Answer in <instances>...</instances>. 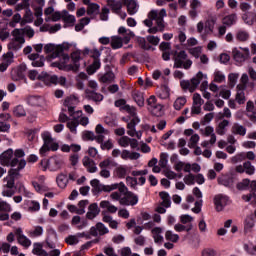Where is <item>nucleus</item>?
<instances>
[{
	"mask_svg": "<svg viewBox=\"0 0 256 256\" xmlns=\"http://www.w3.org/2000/svg\"><path fill=\"white\" fill-rule=\"evenodd\" d=\"M69 49H71V44L67 42L58 45L53 43L46 44L44 46V53L48 55L46 57L47 61L61 57L59 61L52 62L50 67H56L60 71H73L77 73L79 67H81L79 63L81 61V50L72 52L70 57L69 54L65 53V51H69ZM70 59H72L73 64H68Z\"/></svg>",
	"mask_w": 256,
	"mask_h": 256,
	"instance_id": "1",
	"label": "nucleus"
},
{
	"mask_svg": "<svg viewBox=\"0 0 256 256\" xmlns=\"http://www.w3.org/2000/svg\"><path fill=\"white\" fill-rule=\"evenodd\" d=\"M90 185L92 187V193L93 195H99V193H111V191H115V189H118L122 195H125L126 193H129V189L127 186H125V183L121 182L119 184H112L110 185H103L99 181V179H93L90 181Z\"/></svg>",
	"mask_w": 256,
	"mask_h": 256,
	"instance_id": "2",
	"label": "nucleus"
},
{
	"mask_svg": "<svg viewBox=\"0 0 256 256\" xmlns=\"http://www.w3.org/2000/svg\"><path fill=\"white\" fill-rule=\"evenodd\" d=\"M41 137L44 144L40 148L39 153L42 157H45L46 153H49V151L59 150V144L57 142H53V136H51V132L44 131L42 132Z\"/></svg>",
	"mask_w": 256,
	"mask_h": 256,
	"instance_id": "3",
	"label": "nucleus"
},
{
	"mask_svg": "<svg viewBox=\"0 0 256 256\" xmlns=\"http://www.w3.org/2000/svg\"><path fill=\"white\" fill-rule=\"evenodd\" d=\"M17 165L18 167L11 168L8 171V176L4 178V181H7V184H6L7 189H15V179H17L18 177H21V173H19V171L25 169L27 165V161H25V159H22L20 161L18 160Z\"/></svg>",
	"mask_w": 256,
	"mask_h": 256,
	"instance_id": "4",
	"label": "nucleus"
},
{
	"mask_svg": "<svg viewBox=\"0 0 256 256\" xmlns=\"http://www.w3.org/2000/svg\"><path fill=\"white\" fill-rule=\"evenodd\" d=\"M38 78L42 79L45 85H61L62 87H65L67 83V78H65V76L58 77L57 75H50L47 72L42 73Z\"/></svg>",
	"mask_w": 256,
	"mask_h": 256,
	"instance_id": "5",
	"label": "nucleus"
},
{
	"mask_svg": "<svg viewBox=\"0 0 256 256\" xmlns=\"http://www.w3.org/2000/svg\"><path fill=\"white\" fill-rule=\"evenodd\" d=\"M14 152L13 149L9 148L0 155V165L4 167H17L19 159L13 158Z\"/></svg>",
	"mask_w": 256,
	"mask_h": 256,
	"instance_id": "6",
	"label": "nucleus"
},
{
	"mask_svg": "<svg viewBox=\"0 0 256 256\" xmlns=\"http://www.w3.org/2000/svg\"><path fill=\"white\" fill-rule=\"evenodd\" d=\"M240 49L243 52H241L237 48H233L232 49V55H233L234 61L241 65V63H245V61L251 59V52H249V48H242V47H240Z\"/></svg>",
	"mask_w": 256,
	"mask_h": 256,
	"instance_id": "7",
	"label": "nucleus"
},
{
	"mask_svg": "<svg viewBox=\"0 0 256 256\" xmlns=\"http://www.w3.org/2000/svg\"><path fill=\"white\" fill-rule=\"evenodd\" d=\"M139 203V196L133 192H126L122 199H120V205H124L125 207H135Z\"/></svg>",
	"mask_w": 256,
	"mask_h": 256,
	"instance_id": "8",
	"label": "nucleus"
},
{
	"mask_svg": "<svg viewBox=\"0 0 256 256\" xmlns=\"http://www.w3.org/2000/svg\"><path fill=\"white\" fill-rule=\"evenodd\" d=\"M171 55H174L173 61H174V67L176 69H183V61H187V52L185 50H182L178 52L177 50H174L171 52Z\"/></svg>",
	"mask_w": 256,
	"mask_h": 256,
	"instance_id": "9",
	"label": "nucleus"
},
{
	"mask_svg": "<svg viewBox=\"0 0 256 256\" xmlns=\"http://www.w3.org/2000/svg\"><path fill=\"white\" fill-rule=\"evenodd\" d=\"M109 233V228L103 224V222H97L95 226L90 228V235L92 237H103V235H107Z\"/></svg>",
	"mask_w": 256,
	"mask_h": 256,
	"instance_id": "10",
	"label": "nucleus"
},
{
	"mask_svg": "<svg viewBox=\"0 0 256 256\" xmlns=\"http://www.w3.org/2000/svg\"><path fill=\"white\" fill-rule=\"evenodd\" d=\"M227 203H229V197L223 194H218L214 197V205L218 212L223 211L227 207Z\"/></svg>",
	"mask_w": 256,
	"mask_h": 256,
	"instance_id": "11",
	"label": "nucleus"
},
{
	"mask_svg": "<svg viewBox=\"0 0 256 256\" xmlns=\"http://www.w3.org/2000/svg\"><path fill=\"white\" fill-rule=\"evenodd\" d=\"M218 185H223V187L233 191L235 189V178L229 175L221 176L218 178Z\"/></svg>",
	"mask_w": 256,
	"mask_h": 256,
	"instance_id": "12",
	"label": "nucleus"
},
{
	"mask_svg": "<svg viewBox=\"0 0 256 256\" xmlns=\"http://www.w3.org/2000/svg\"><path fill=\"white\" fill-rule=\"evenodd\" d=\"M82 165L87 169L88 173H97V166L95 164V160L89 158V156L83 157Z\"/></svg>",
	"mask_w": 256,
	"mask_h": 256,
	"instance_id": "13",
	"label": "nucleus"
},
{
	"mask_svg": "<svg viewBox=\"0 0 256 256\" xmlns=\"http://www.w3.org/2000/svg\"><path fill=\"white\" fill-rule=\"evenodd\" d=\"M105 71V74L99 77V81L100 83H111V81L115 79V74L113 73V70H111V66L106 65Z\"/></svg>",
	"mask_w": 256,
	"mask_h": 256,
	"instance_id": "14",
	"label": "nucleus"
},
{
	"mask_svg": "<svg viewBox=\"0 0 256 256\" xmlns=\"http://www.w3.org/2000/svg\"><path fill=\"white\" fill-rule=\"evenodd\" d=\"M51 171H59L61 167L64 165L63 157L61 156H54L49 159Z\"/></svg>",
	"mask_w": 256,
	"mask_h": 256,
	"instance_id": "15",
	"label": "nucleus"
},
{
	"mask_svg": "<svg viewBox=\"0 0 256 256\" xmlns=\"http://www.w3.org/2000/svg\"><path fill=\"white\" fill-rule=\"evenodd\" d=\"M25 71H27V66H20L17 71L12 74L13 81H24V83H27Z\"/></svg>",
	"mask_w": 256,
	"mask_h": 256,
	"instance_id": "16",
	"label": "nucleus"
},
{
	"mask_svg": "<svg viewBox=\"0 0 256 256\" xmlns=\"http://www.w3.org/2000/svg\"><path fill=\"white\" fill-rule=\"evenodd\" d=\"M101 213V209H99V205L97 203H92L88 207V212L86 213V218H88L90 221H93L97 215Z\"/></svg>",
	"mask_w": 256,
	"mask_h": 256,
	"instance_id": "17",
	"label": "nucleus"
},
{
	"mask_svg": "<svg viewBox=\"0 0 256 256\" xmlns=\"http://www.w3.org/2000/svg\"><path fill=\"white\" fill-rule=\"evenodd\" d=\"M3 62L0 64V72L5 73V70L9 68V65L13 63V52H8L3 55Z\"/></svg>",
	"mask_w": 256,
	"mask_h": 256,
	"instance_id": "18",
	"label": "nucleus"
},
{
	"mask_svg": "<svg viewBox=\"0 0 256 256\" xmlns=\"http://www.w3.org/2000/svg\"><path fill=\"white\" fill-rule=\"evenodd\" d=\"M131 169H133L131 166H119L116 168V175L119 177V179H125V177L131 173Z\"/></svg>",
	"mask_w": 256,
	"mask_h": 256,
	"instance_id": "19",
	"label": "nucleus"
},
{
	"mask_svg": "<svg viewBox=\"0 0 256 256\" xmlns=\"http://www.w3.org/2000/svg\"><path fill=\"white\" fill-rule=\"evenodd\" d=\"M231 133H233V135H240L241 137H245V135H247V128L239 123H234L231 128Z\"/></svg>",
	"mask_w": 256,
	"mask_h": 256,
	"instance_id": "20",
	"label": "nucleus"
},
{
	"mask_svg": "<svg viewBox=\"0 0 256 256\" xmlns=\"http://www.w3.org/2000/svg\"><path fill=\"white\" fill-rule=\"evenodd\" d=\"M107 6L110 7L112 13L119 15L121 9H123V1L110 0V2H107Z\"/></svg>",
	"mask_w": 256,
	"mask_h": 256,
	"instance_id": "21",
	"label": "nucleus"
},
{
	"mask_svg": "<svg viewBox=\"0 0 256 256\" xmlns=\"http://www.w3.org/2000/svg\"><path fill=\"white\" fill-rule=\"evenodd\" d=\"M132 98L134 99L135 103H137L138 107L145 106V98L143 97V92L134 90L132 92Z\"/></svg>",
	"mask_w": 256,
	"mask_h": 256,
	"instance_id": "22",
	"label": "nucleus"
},
{
	"mask_svg": "<svg viewBox=\"0 0 256 256\" xmlns=\"http://www.w3.org/2000/svg\"><path fill=\"white\" fill-rule=\"evenodd\" d=\"M122 3L127 7V11L130 15L137 13V2L135 0H122Z\"/></svg>",
	"mask_w": 256,
	"mask_h": 256,
	"instance_id": "23",
	"label": "nucleus"
},
{
	"mask_svg": "<svg viewBox=\"0 0 256 256\" xmlns=\"http://www.w3.org/2000/svg\"><path fill=\"white\" fill-rule=\"evenodd\" d=\"M203 81V72L199 71L195 77L191 79L190 85H191V93L199 87V84Z\"/></svg>",
	"mask_w": 256,
	"mask_h": 256,
	"instance_id": "24",
	"label": "nucleus"
},
{
	"mask_svg": "<svg viewBox=\"0 0 256 256\" xmlns=\"http://www.w3.org/2000/svg\"><path fill=\"white\" fill-rule=\"evenodd\" d=\"M222 23L226 27H232V25H235V23H237V14L233 13V14H229V15L225 16L222 19Z\"/></svg>",
	"mask_w": 256,
	"mask_h": 256,
	"instance_id": "25",
	"label": "nucleus"
},
{
	"mask_svg": "<svg viewBox=\"0 0 256 256\" xmlns=\"http://www.w3.org/2000/svg\"><path fill=\"white\" fill-rule=\"evenodd\" d=\"M56 183L60 189H65L69 183L67 174L61 173L56 177Z\"/></svg>",
	"mask_w": 256,
	"mask_h": 256,
	"instance_id": "26",
	"label": "nucleus"
},
{
	"mask_svg": "<svg viewBox=\"0 0 256 256\" xmlns=\"http://www.w3.org/2000/svg\"><path fill=\"white\" fill-rule=\"evenodd\" d=\"M55 241H57V232L52 231L49 236L46 238V246L49 249H55L57 245L55 244Z\"/></svg>",
	"mask_w": 256,
	"mask_h": 256,
	"instance_id": "27",
	"label": "nucleus"
},
{
	"mask_svg": "<svg viewBox=\"0 0 256 256\" xmlns=\"http://www.w3.org/2000/svg\"><path fill=\"white\" fill-rule=\"evenodd\" d=\"M139 157H141V154L137 152L131 153L129 150H123L121 153V159H124L125 161H127V159H131L132 161L137 160Z\"/></svg>",
	"mask_w": 256,
	"mask_h": 256,
	"instance_id": "28",
	"label": "nucleus"
},
{
	"mask_svg": "<svg viewBox=\"0 0 256 256\" xmlns=\"http://www.w3.org/2000/svg\"><path fill=\"white\" fill-rule=\"evenodd\" d=\"M101 69V60H93L92 64L87 67L88 75H94Z\"/></svg>",
	"mask_w": 256,
	"mask_h": 256,
	"instance_id": "29",
	"label": "nucleus"
},
{
	"mask_svg": "<svg viewBox=\"0 0 256 256\" xmlns=\"http://www.w3.org/2000/svg\"><path fill=\"white\" fill-rule=\"evenodd\" d=\"M255 227V217L253 215H249L244 220V231L247 233L248 231H251V229Z\"/></svg>",
	"mask_w": 256,
	"mask_h": 256,
	"instance_id": "30",
	"label": "nucleus"
},
{
	"mask_svg": "<svg viewBox=\"0 0 256 256\" xmlns=\"http://www.w3.org/2000/svg\"><path fill=\"white\" fill-rule=\"evenodd\" d=\"M101 209H107L109 213H117V207L112 205L111 202L103 200L100 202Z\"/></svg>",
	"mask_w": 256,
	"mask_h": 256,
	"instance_id": "31",
	"label": "nucleus"
},
{
	"mask_svg": "<svg viewBox=\"0 0 256 256\" xmlns=\"http://www.w3.org/2000/svg\"><path fill=\"white\" fill-rule=\"evenodd\" d=\"M161 233H163V229L161 227H155L152 229L155 243H161L163 241V236H161Z\"/></svg>",
	"mask_w": 256,
	"mask_h": 256,
	"instance_id": "32",
	"label": "nucleus"
},
{
	"mask_svg": "<svg viewBox=\"0 0 256 256\" xmlns=\"http://www.w3.org/2000/svg\"><path fill=\"white\" fill-rule=\"evenodd\" d=\"M186 103H187V98L179 97L175 100L173 107L176 111H181V109L185 107Z\"/></svg>",
	"mask_w": 256,
	"mask_h": 256,
	"instance_id": "33",
	"label": "nucleus"
},
{
	"mask_svg": "<svg viewBox=\"0 0 256 256\" xmlns=\"http://www.w3.org/2000/svg\"><path fill=\"white\" fill-rule=\"evenodd\" d=\"M175 231H177V233H183V231H186L187 233H189V231H191L193 229V224H188V225H183V224H176L174 226Z\"/></svg>",
	"mask_w": 256,
	"mask_h": 256,
	"instance_id": "34",
	"label": "nucleus"
},
{
	"mask_svg": "<svg viewBox=\"0 0 256 256\" xmlns=\"http://www.w3.org/2000/svg\"><path fill=\"white\" fill-rule=\"evenodd\" d=\"M250 185H251V180H249L248 178H245L241 182H239L236 185V187L238 191H247Z\"/></svg>",
	"mask_w": 256,
	"mask_h": 256,
	"instance_id": "35",
	"label": "nucleus"
},
{
	"mask_svg": "<svg viewBox=\"0 0 256 256\" xmlns=\"http://www.w3.org/2000/svg\"><path fill=\"white\" fill-rule=\"evenodd\" d=\"M112 49H121L123 47V39L121 37L113 36L111 39Z\"/></svg>",
	"mask_w": 256,
	"mask_h": 256,
	"instance_id": "36",
	"label": "nucleus"
},
{
	"mask_svg": "<svg viewBox=\"0 0 256 256\" xmlns=\"http://www.w3.org/2000/svg\"><path fill=\"white\" fill-rule=\"evenodd\" d=\"M150 111L154 117H161L163 115V105L156 104L150 108Z\"/></svg>",
	"mask_w": 256,
	"mask_h": 256,
	"instance_id": "37",
	"label": "nucleus"
},
{
	"mask_svg": "<svg viewBox=\"0 0 256 256\" xmlns=\"http://www.w3.org/2000/svg\"><path fill=\"white\" fill-rule=\"evenodd\" d=\"M13 114L15 117H25L27 115V112L25 111L23 105H18L14 107Z\"/></svg>",
	"mask_w": 256,
	"mask_h": 256,
	"instance_id": "38",
	"label": "nucleus"
},
{
	"mask_svg": "<svg viewBox=\"0 0 256 256\" xmlns=\"http://www.w3.org/2000/svg\"><path fill=\"white\" fill-rule=\"evenodd\" d=\"M23 33V29H19V28H15L12 31V35L13 37H15V41H18L20 43H25V38L23 36H21Z\"/></svg>",
	"mask_w": 256,
	"mask_h": 256,
	"instance_id": "39",
	"label": "nucleus"
},
{
	"mask_svg": "<svg viewBox=\"0 0 256 256\" xmlns=\"http://www.w3.org/2000/svg\"><path fill=\"white\" fill-rule=\"evenodd\" d=\"M169 86H167V84H163L160 88V93H159V97L160 99H169Z\"/></svg>",
	"mask_w": 256,
	"mask_h": 256,
	"instance_id": "40",
	"label": "nucleus"
},
{
	"mask_svg": "<svg viewBox=\"0 0 256 256\" xmlns=\"http://www.w3.org/2000/svg\"><path fill=\"white\" fill-rule=\"evenodd\" d=\"M167 163H169V154L162 152L160 154L159 165L162 169H165V167H167Z\"/></svg>",
	"mask_w": 256,
	"mask_h": 256,
	"instance_id": "41",
	"label": "nucleus"
},
{
	"mask_svg": "<svg viewBox=\"0 0 256 256\" xmlns=\"http://www.w3.org/2000/svg\"><path fill=\"white\" fill-rule=\"evenodd\" d=\"M165 239L166 241L177 243V241H179V236L177 234H173V231L167 230L165 233Z\"/></svg>",
	"mask_w": 256,
	"mask_h": 256,
	"instance_id": "42",
	"label": "nucleus"
},
{
	"mask_svg": "<svg viewBox=\"0 0 256 256\" xmlns=\"http://www.w3.org/2000/svg\"><path fill=\"white\" fill-rule=\"evenodd\" d=\"M67 127L72 133H77V127H79V120H77V118H74V120L67 122Z\"/></svg>",
	"mask_w": 256,
	"mask_h": 256,
	"instance_id": "43",
	"label": "nucleus"
},
{
	"mask_svg": "<svg viewBox=\"0 0 256 256\" xmlns=\"http://www.w3.org/2000/svg\"><path fill=\"white\" fill-rule=\"evenodd\" d=\"M100 6L97 3H91L88 5L87 15H94V13H99Z\"/></svg>",
	"mask_w": 256,
	"mask_h": 256,
	"instance_id": "44",
	"label": "nucleus"
},
{
	"mask_svg": "<svg viewBox=\"0 0 256 256\" xmlns=\"http://www.w3.org/2000/svg\"><path fill=\"white\" fill-rule=\"evenodd\" d=\"M137 43H138L139 47H141V49H144L145 51H149V49H151V45H149L147 43V40H145V38H143V37H138Z\"/></svg>",
	"mask_w": 256,
	"mask_h": 256,
	"instance_id": "45",
	"label": "nucleus"
},
{
	"mask_svg": "<svg viewBox=\"0 0 256 256\" xmlns=\"http://www.w3.org/2000/svg\"><path fill=\"white\" fill-rule=\"evenodd\" d=\"M122 111H127L131 117H133V119H135V117L137 116V108L131 106V105H126L124 107H122Z\"/></svg>",
	"mask_w": 256,
	"mask_h": 256,
	"instance_id": "46",
	"label": "nucleus"
},
{
	"mask_svg": "<svg viewBox=\"0 0 256 256\" xmlns=\"http://www.w3.org/2000/svg\"><path fill=\"white\" fill-rule=\"evenodd\" d=\"M244 171L247 173V175H254L255 166H252L250 161H246L244 162Z\"/></svg>",
	"mask_w": 256,
	"mask_h": 256,
	"instance_id": "47",
	"label": "nucleus"
},
{
	"mask_svg": "<svg viewBox=\"0 0 256 256\" xmlns=\"http://www.w3.org/2000/svg\"><path fill=\"white\" fill-rule=\"evenodd\" d=\"M17 23H21V14L16 13L12 20L9 22V27H12V29H15L17 27Z\"/></svg>",
	"mask_w": 256,
	"mask_h": 256,
	"instance_id": "48",
	"label": "nucleus"
},
{
	"mask_svg": "<svg viewBox=\"0 0 256 256\" xmlns=\"http://www.w3.org/2000/svg\"><path fill=\"white\" fill-rule=\"evenodd\" d=\"M236 39L241 42H245L249 39V33L245 31H238L236 34Z\"/></svg>",
	"mask_w": 256,
	"mask_h": 256,
	"instance_id": "49",
	"label": "nucleus"
},
{
	"mask_svg": "<svg viewBox=\"0 0 256 256\" xmlns=\"http://www.w3.org/2000/svg\"><path fill=\"white\" fill-rule=\"evenodd\" d=\"M21 45H23V43L14 40L8 44V49H10V51H19V49H21Z\"/></svg>",
	"mask_w": 256,
	"mask_h": 256,
	"instance_id": "50",
	"label": "nucleus"
},
{
	"mask_svg": "<svg viewBox=\"0 0 256 256\" xmlns=\"http://www.w3.org/2000/svg\"><path fill=\"white\" fill-rule=\"evenodd\" d=\"M202 256H219V253L213 248H204L202 250Z\"/></svg>",
	"mask_w": 256,
	"mask_h": 256,
	"instance_id": "51",
	"label": "nucleus"
},
{
	"mask_svg": "<svg viewBox=\"0 0 256 256\" xmlns=\"http://www.w3.org/2000/svg\"><path fill=\"white\" fill-rule=\"evenodd\" d=\"M18 243L23 247H31V240L27 236H20L18 238Z\"/></svg>",
	"mask_w": 256,
	"mask_h": 256,
	"instance_id": "52",
	"label": "nucleus"
},
{
	"mask_svg": "<svg viewBox=\"0 0 256 256\" xmlns=\"http://www.w3.org/2000/svg\"><path fill=\"white\" fill-rule=\"evenodd\" d=\"M68 113L70 117H73V119H77L76 117H81L82 112L81 111H76L75 112V106H68Z\"/></svg>",
	"mask_w": 256,
	"mask_h": 256,
	"instance_id": "53",
	"label": "nucleus"
},
{
	"mask_svg": "<svg viewBox=\"0 0 256 256\" xmlns=\"http://www.w3.org/2000/svg\"><path fill=\"white\" fill-rule=\"evenodd\" d=\"M74 101H77V97L69 96L64 100V107H75Z\"/></svg>",
	"mask_w": 256,
	"mask_h": 256,
	"instance_id": "54",
	"label": "nucleus"
},
{
	"mask_svg": "<svg viewBox=\"0 0 256 256\" xmlns=\"http://www.w3.org/2000/svg\"><path fill=\"white\" fill-rule=\"evenodd\" d=\"M126 181H127V183L130 185V187L132 189H137V185H139V182H137V178L131 177V176H127L126 177Z\"/></svg>",
	"mask_w": 256,
	"mask_h": 256,
	"instance_id": "55",
	"label": "nucleus"
},
{
	"mask_svg": "<svg viewBox=\"0 0 256 256\" xmlns=\"http://www.w3.org/2000/svg\"><path fill=\"white\" fill-rule=\"evenodd\" d=\"M46 58L45 56L41 55L36 61L32 62V67H43L45 65Z\"/></svg>",
	"mask_w": 256,
	"mask_h": 256,
	"instance_id": "56",
	"label": "nucleus"
},
{
	"mask_svg": "<svg viewBox=\"0 0 256 256\" xmlns=\"http://www.w3.org/2000/svg\"><path fill=\"white\" fill-rule=\"evenodd\" d=\"M204 101L201 99V94L194 93L193 95V105L201 107L203 105Z\"/></svg>",
	"mask_w": 256,
	"mask_h": 256,
	"instance_id": "57",
	"label": "nucleus"
},
{
	"mask_svg": "<svg viewBox=\"0 0 256 256\" xmlns=\"http://www.w3.org/2000/svg\"><path fill=\"white\" fill-rule=\"evenodd\" d=\"M192 221L193 218L189 214H183L180 216V223H182V225H187V223H192Z\"/></svg>",
	"mask_w": 256,
	"mask_h": 256,
	"instance_id": "58",
	"label": "nucleus"
},
{
	"mask_svg": "<svg viewBox=\"0 0 256 256\" xmlns=\"http://www.w3.org/2000/svg\"><path fill=\"white\" fill-rule=\"evenodd\" d=\"M147 41L151 45L157 46V45H159V41H161V39L157 36L149 35V36H147Z\"/></svg>",
	"mask_w": 256,
	"mask_h": 256,
	"instance_id": "59",
	"label": "nucleus"
},
{
	"mask_svg": "<svg viewBox=\"0 0 256 256\" xmlns=\"http://www.w3.org/2000/svg\"><path fill=\"white\" fill-rule=\"evenodd\" d=\"M139 123H141V119H139V117H135L127 124V129H135Z\"/></svg>",
	"mask_w": 256,
	"mask_h": 256,
	"instance_id": "60",
	"label": "nucleus"
},
{
	"mask_svg": "<svg viewBox=\"0 0 256 256\" xmlns=\"http://www.w3.org/2000/svg\"><path fill=\"white\" fill-rule=\"evenodd\" d=\"M24 19L26 20V23H33V12H31V9H29V7L26 9Z\"/></svg>",
	"mask_w": 256,
	"mask_h": 256,
	"instance_id": "61",
	"label": "nucleus"
},
{
	"mask_svg": "<svg viewBox=\"0 0 256 256\" xmlns=\"http://www.w3.org/2000/svg\"><path fill=\"white\" fill-rule=\"evenodd\" d=\"M43 235V227L36 226L34 231L31 232V237H41Z\"/></svg>",
	"mask_w": 256,
	"mask_h": 256,
	"instance_id": "62",
	"label": "nucleus"
},
{
	"mask_svg": "<svg viewBox=\"0 0 256 256\" xmlns=\"http://www.w3.org/2000/svg\"><path fill=\"white\" fill-rule=\"evenodd\" d=\"M0 211H6L8 213L11 211V205L3 201L1 198H0Z\"/></svg>",
	"mask_w": 256,
	"mask_h": 256,
	"instance_id": "63",
	"label": "nucleus"
},
{
	"mask_svg": "<svg viewBox=\"0 0 256 256\" xmlns=\"http://www.w3.org/2000/svg\"><path fill=\"white\" fill-rule=\"evenodd\" d=\"M184 183L186 185H193L195 183V175L188 174L184 177Z\"/></svg>",
	"mask_w": 256,
	"mask_h": 256,
	"instance_id": "64",
	"label": "nucleus"
}]
</instances>
